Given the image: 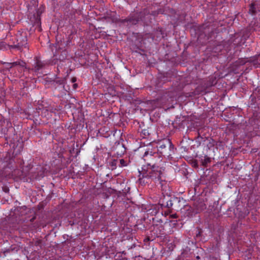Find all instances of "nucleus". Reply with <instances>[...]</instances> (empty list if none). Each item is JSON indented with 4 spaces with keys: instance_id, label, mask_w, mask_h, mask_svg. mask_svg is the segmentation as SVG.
<instances>
[{
    "instance_id": "obj_1",
    "label": "nucleus",
    "mask_w": 260,
    "mask_h": 260,
    "mask_svg": "<svg viewBox=\"0 0 260 260\" xmlns=\"http://www.w3.org/2000/svg\"><path fill=\"white\" fill-rule=\"evenodd\" d=\"M163 171L161 168L154 165L148 168L146 171L145 169H143L142 172L139 171L140 183H148L151 181L161 183L163 181Z\"/></svg>"
},
{
    "instance_id": "obj_2",
    "label": "nucleus",
    "mask_w": 260,
    "mask_h": 260,
    "mask_svg": "<svg viewBox=\"0 0 260 260\" xmlns=\"http://www.w3.org/2000/svg\"><path fill=\"white\" fill-rule=\"evenodd\" d=\"M23 64H24L23 62L16 61V62H14L12 63H8L7 66L8 67L12 68V67H14L17 65H20L21 66H23Z\"/></svg>"
},
{
    "instance_id": "obj_3",
    "label": "nucleus",
    "mask_w": 260,
    "mask_h": 260,
    "mask_svg": "<svg viewBox=\"0 0 260 260\" xmlns=\"http://www.w3.org/2000/svg\"><path fill=\"white\" fill-rule=\"evenodd\" d=\"M42 67V63L40 61L37 60L36 62V66L35 67L36 70H39Z\"/></svg>"
},
{
    "instance_id": "obj_4",
    "label": "nucleus",
    "mask_w": 260,
    "mask_h": 260,
    "mask_svg": "<svg viewBox=\"0 0 260 260\" xmlns=\"http://www.w3.org/2000/svg\"><path fill=\"white\" fill-rule=\"evenodd\" d=\"M249 12L251 14H254L255 13V6H254V4H252L250 5V9H249Z\"/></svg>"
},
{
    "instance_id": "obj_5",
    "label": "nucleus",
    "mask_w": 260,
    "mask_h": 260,
    "mask_svg": "<svg viewBox=\"0 0 260 260\" xmlns=\"http://www.w3.org/2000/svg\"><path fill=\"white\" fill-rule=\"evenodd\" d=\"M120 167H124V166H126V163L125 161L123 159H121L120 160Z\"/></svg>"
},
{
    "instance_id": "obj_6",
    "label": "nucleus",
    "mask_w": 260,
    "mask_h": 260,
    "mask_svg": "<svg viewBox=\"0 0 260 260\" xmlns=\"http://www.w3.org/2000/svg\"><path fill=\"white\" fill-rule=\"evenodd\" d=\"M7 45L6 44H4L3 43H1L0 44V49H5L7 48Z\"/></svg>"
},
{
    "instance_id": "obj_7",
    "label": "nucleus",
    "mask_w": 260,
    "mask_h": 260,
    "mask_svg": "<svg viewBox=\"0 0 260 260\" xmlns=\"http://www.w3.org/2000/svg\"><path fill=\"white\" fill-rule=\"evenodd\" d=\"M166 147V146L165 145H161L159 146V149H163Z\"/></svg>"
},
{
    "instance_id": "obj_8",
    "label": "nucleus",
    "mask_w": 260,
    "mask_h": 260,
    "mask_svg": "<svg viewBox=\"0 0 260 260\" xmlns=\"http://www.w3.org/2000/svg\"><path fill=\"white\" fill-rule=\"evenodd\" d=\"M73 87H74V89H76L77 88V84H74L73 85Z\"/></svg>"
},
{
    "instance_id": "obj_9",
    "label": "nucleus",
    "mask_w": 260,
    "mask_h": 260,
    "mask_svg": "<svg viewBox=\"0 0 260 260\" xmlns=\"http://www.w3.org/2000/svg\"><path fill=\"white\" fill-rule=\"evenodd\" d=\"M129 21L130 22H132V23H135V21H133V20H131V19H129Z\"/></svg>"
},
{
    "instance_id": "obj_10",
    "label": "nucleus",
    "mask_w": 260,
    "mask_h": 260,
    "mask_svg": "<svg viewBox=\"0 0 260 260\" xmlns=\"http://www.w3.org/2000/svg\"><path fill=\"white\" fill-rule=\"evenodd\" d=\"M72 81H73V82H75L76 81V79L75 78H73L72 79Z\"/></svg>"
},
{
    "instance_id": "obj_11",
    "label": "nucleus",
    "mask_w": 260,
    "mask_h": 260,
    "mask_svg": "<svg viewBox=\"0 0 260 260\" xmlns=\"http://www.w3.org/2000/svg\"><path fill=\"white\" fill-rule=\"evenodd\" d=\"M146 155H147V152H145V154H144V156H146Z\"/></svg>"
},
{
    "instance_id": "obj_12",
    "label": "nucleus",
    "mask_w": 260,
    "mask_h": 260,
    "mask_svg": "<svg viewBox=\"0 0 260 260\" xmlns=\"http://www.w3.org/2000/svg\"><path fill=\"white\" fill-rule=\"evenodd\" d=\"M197 258L199 259V258H200L199 256H198L197 257Z\"/></svg>"
},
{
    "instance_id": "obj_13",
    "label": "nucleus",
    "mask_w": 260,
    "mask_h": 260,
    "mask_svg": "<svg viewBox=\"0 0 260 260\" xmlns=\"http://www.w3.org/2000/svg\"><path fill=\"white\" fill-rule=\"evenodd\" d=\"M207 160H206V161H208L209 160V158H207Z\"/></svg>"
},
{
    "instance_id": "obj_14",
    "label": "nucleus",
    "mask_w": 260,
    "mask_h": 260,
    "mask_svg": "<svg viewBox=\"0 0 260 260\" xmlns=\"http://www.w3.org/2000/svg\"><path fill=\"white\" fill-rule=\"evenodd\" d=\"M207 160H206V161H208L209 160V158H207Z\"/></svg>"
}]
</instances>
